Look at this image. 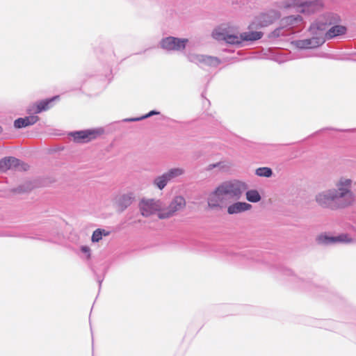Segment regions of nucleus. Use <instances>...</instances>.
<instances>
[{
    "label": "nucleus",
    "mask_w": 356,
    "mask_h": 356,
    "mask_svg": "<svg viewBox=\"0 0 356 356\" xmlns=\"http://www.w3.org/2000/svg\"><path fill=\"white\" fill-rule=\"evenodd\" d=\"M352 184L351 179L341 177L336 181L334 188L317 193L315 201L322 208L333 211L346 208L355 201Z\"/></svg>",
    "instance_id": "nucleus-1"
},
{
    "label": "nucleus",
    "mask_w": 356,
    "mask_h": 356,
    "mask_svg": "<svg viewBox=\"0 0 356 356\" xmlns=\"http://www.w3.org/2000/svg\"><path fill=\"white\" fill-rule=\"evenodd\" d=\"M248 188V185L243 181L238 180L225 181L209 194L208 208L211 211H222L234 200H239Z\"/></svg>",
    "instance_id": "nucleus-2"
},
{
    "label": "nucleus",
    "mask_w": 356,
    "mask_h": 356,
    "mask_svg": "<svg viewBox=\"0 0 356 356\" xmlns=\"http://www.w3.org/2000/svg\"><path fill=\"white\" fill-rule=\"evenodd\" d=\"M264 33L261 31H250L238 34H231L225 29H216L213 33L216 40H224L228 44H240L243 41H255L259 40Z\"/></svg>",
    "instance_id": "nucleus-3"
},
{
    "label": "nucleus",
    "mask_w": 356,
    "mask_h": 356,
    "mask_svg": "<svg viewBox=\"0 0 356 356\" xmlns=\"http://www.w3.org/2000/svg\"><path fill=\"white\" fill-rule=\"evenodd\" d=\"M186 205L185 198L181 195H176L172 198L168 207H163L158 213V218L161 220L168 219L175 216L178 211H182Z\"/></svg>",
    "instance_id": "nucleus-4"
},
{
    "label": "nucleus",
    "mask_w": 356,
    "mask_h": 356,
    "mask_svg": "<svg viewBox=\"0 0 356 356\" xmlns=\"http://www.w3.org/2000/svg\"><path fill=\"white\" fill-rule=\"evenodd\" d=\"M163 207V202L154 198H143L138 204L140 214L143 217H150L152 215L161 212Z\"/></svg>",
    "instance_id": "nucleus-5"
},
{
    "label": "nucleus",
    "mask_w": 356,
    "mask_h": 356,
    "mask_svg": "<svg viewBox=\"0 0 356 356\" xmlns=\"http://www.w3.org/2000/svg\"><path fill=\"white\" fill-rule=\"evenodd\" d=\"M188 60L200 67H216L221 63V60L216 56L200 54L190 51L186 54Z\"/></svg>",
    "instance_id": "nucleus-6"
},
{
    "label": "nucleus",
    "mask_w": 356,
    "mask_h": 356,
    "mask_svg": "<svg viewBox=\"0 0 356 356\" xmlns=\"http://www.w3.org/2000/svg\"><path fill=\"white\" fill-rule=\"evenodd\" d=\"M340 21L341 19L338 15L332 13H325L321 16L315 23L311 25L309 31L316 33L315 30H317L323 33L328 26L338 24Z\"/></svg>",
    "instance_id": "nucleus-7"
},
{
    "label": "nucleus",
    "mask_w": 356,
    "mask_h": 356,
    "mask_svg": "<svg viewBox=\"0 0 356 356\" xmlns=\"http://www.w3.org/2000/svg\"><path fill=\"white\" fill-rule=\"evenodd\" d=\"M188 42L187 38L168 36L161 40L159 47L167 51H183Z\"/></svg>",
    "instance_id": "nucleus-8"
},
{
    "label": "nucleus",
    "mask_w": 356,
    "mask_h": 356,
    "mask_svg": "<svg viewBox=\"0 0 356 356\" xmlns=\"http://www.w3.org/2000/svg\"><path fill=\"white\" fill-rule=\"evenodd\" d=\"M315 32L316 33L311 32L314 35L311 38L296 40L294 42L296 47L299 49H312L323 44L325 42L323 33L317 30H315Z\"/></svg>",
    "instance_id": "nucleus-9"
},
{
    "label": "nucleus",
    "mask_w": 356,
    "mask_h": 356,
    "mask_svg": "<svg viewBox=\"0 0 356 356\" xmlns=\"http://www.w3.org/2000/svg\"><path fill=\"white\" fill-rule=\"evenodd\" d=\"M315 32L316 33L311 32L314 35L311 38L296 40L294 42L296 47L299 49H312L323 44L325 42L323 33L317 30H315Z\"/></svg>",
    "instance_id": "nucleus-10"
},
{
    "label": "nucleus",
    "mask_w": 356,
    "mask_h": 356,
    "mask_svg": "<svg viewBox=\"0 0 356 356\" xmlns=\"http://www.w3.org/2000/svg\"><path fill=\"white\" fill-rule=\"evenodd\" d=\"M28 168L27 164L13 156L5 157L0 161V170L1 171H6L11 168L25 171Z\"/></svg>",
    "instance_id": "nucleus-11"
},
{
    "label": "nucleus",
    "mask_w": 356,
    "mask_h": 356,
    "mask_svg": "<svg viewBox=\"0 0 356 356\" xmlns=\"http://www.w3.org/2000/svg\"><path fill=\"white\" fill-rule=\"evenodd\" d=\"M317 241L319 244L330 245L335 243H350L352 239L347 234H341L337 236H328L326 235H321L318 236Z\"/></svg>",
    "instance_id": "nucleus-12"
},
{
    "label": "nucleus",
    "mask_w": 356,
    "mask_h": 356,
    "mask_svg": "<svg viewBox=\"0 0 356 356\" xmlns=\"http://www.w3.org/2000/svg\"><path fill=\"white\" fill-rule=\"evenodd\" d=\"M279 17V15L276 11H270L268 13L260 15L255 20L254 24L257 26L265 27L273 23V22Z\"/></svg>",
    "instance_id": "nucleus-13"
},
{
    "label": "nucleus",
    "mask_w": 356,
    "mask_h": 356,
    "mask_svg": "<svg viewBox=\"0 0 356 356\" xmlns=\"http://www.w3.org/2000/svg\"><path fill=\"white\" fill-rule=\"evenodd\" d=\"M236 202L230 203L227 207V211L229 215L239 214L252 209V206L245 202Z\"/></svg>",
    "instance_id": "nucleus-14"
},
{
    "label": "nucleus",
    "mask_w": 356,
    "mask_h": 356,
    "mask_svg": "<svg viewBox=\"0 0 356 356\" xmlns=\"http://www.w3.org/2000/svg\"><path fill=\"white\" fill-rule=\"evenodd\" d=\"M323 7V0H313L302 4L301 12L310 15L319 11Z\"/></svg>",
    "instance_id": "nucleus-15"
},
{
    "label": "nucleus",
    "mask_w": 356,
    "mask_h": 356,
    "mask_svg": "<svg viewBox=\"0 0 356 356\" xmlns=\"http://www.w3.org/2000/svg\"><path fill=\"white\" fill-rule=\"evenodd\" d=\"M347 31V28L344 26L332 24L325 33L323 32V37L325 40H330L337 36L344 35Z\"/></svg>",
    "instance_id": "nucleus-16"
},
{
    "label": "nucleus",
    "mask_w": 356,
    "mask_h": 356,
    "mask_svg": "<svg viewBox=\"0 0 356 356\" xmlns=\"http://www.w3.org/2000/svg\"><path fill=\"white\" fill-rule=\"evenodd\" d=\"M58 99V96H55L51 99L41 101L37 104H34L29 107V112L30 113H40L43 111H47L50 108V104L55 99Z\"/></svg>",
    "instance_id": "nucleus-17"
},
{
    "label": "nucleus",
    "mask_w": 356,
    "mask_h": 356,
    "mask_svg": "<svg viewBox=\"0 0 356 356\" xmlns=\"http://www.w3.org/2000/svg\"><path fill=\"white\" fill-rule=\"evenodd\" d=\"M39 120L37 115H29L26 118H20L15 120L14 126L17 129L24 128L36 123Z\"/></svg>",
    "instance_id": "nucleus-18"
},
{
    "label": "nucleus",
    "mask_w": 356,
    "mask_h": 356,
    "mask_svg": "<svg viewBox=\"0 0 356 356\" xmlns=\"http://www.w3.org/2000/svg\"><path fill=\"white\" fill-rule=\"evenodd\" d=\"M72 135L77 143L87 142L95 137L94 131L90 130L76 131Z\"/></svg>",
    "instance_id": "nucleus-19"
},
{
    "label": "nucleus",
    "mask_w": 356,
    "mask_h": 356,
    "mask_svg": "<svg viewBox=\"0 0 356 356\" xmlns=\"http://www.w3.org/2000/svg\"><path fill=\"white\" fill-rule=\"evenodd\" d=\"M133 194H124L122 195L118 202V210L120 212L124 211L128 207H129L134 200Z\"/></svg>",
    "instance_id": "nucleus-20"
},
{
    "label": "nucleus",
    "mask_w": 356,
    "mask_h": 356,
    "mask_svg": "<svg viewBox=\"0 0 356 356\" xmlns=\"http://www.w3.org/2000/svg\"><path fill=\"white\" fill-rule=\"evenodd\" d=\"M302 21V18L300 15H291L282 19L281 24L283 27L294 26L300 24Z\"/></svg>",
    "instance_id": "nucleus-21"
},
{
    "label": "nucleus",
    "mask_w": 356,
    "mask_h": 356,
    "mask_svg": "<svg viewBox=\"0 0 356 356\" xmlns=\"http://www.w3.org/2000/svg\"><path fill=\"white\" fill-rule=\"evenodd\" d=\"M168 182H170V181L164 172L154 178L153 180V185L159 190H163L167 186Z\"/></svg>",
    "instance_id": "nucleus-22"
},
{
    "label": "nucleus",
    "mask_w": 356,
    "mask_h": 356,
    "mask_svg": "<svg viewBox=\"0 0 356 356\" xmlns=\"http://www.w3.org/2000/svg\"><path fill=\"white\" fill-rule=\"evenodd\" d=\"M184 173L185 170L181 168H172L165 172L170 181L183 175Z\"/></svg>",
    "instance_id": "nucleus-23"
},
{
    "label": "nucleus",
    "mask_w": 356,
    "mask_h": 356,
    "mask_svg": "<svg viewBox=\"0 0 356 356\" xmlns=\"http://www.w3.org/2000/svg\"><path fill=\"white\" fill-rule=\"evenodd\" d=\"M246 199L250 202H258L261 200V197L257 190H250L246 192Z\"/></svg>",
    "instance_id": "nucleus-24"
},
{
    "label": "nucleus",
    "mask_w": 356,
    "mask_h": 356,
    "mask_svg": "<svg viewBox=\"0 0 356 356\" xmlns=\"http://www.w3.org/2000/svg\"><path fill=\"white\" fill-rule=\"evenodd\" d=\"M255 174L259 177H270L273 175V170L268 167H261L256 170Z\"/></svg>",
    "instance_id": "nucleus-25"
},
{
    "label": "nucleus",
    "mask_w": 356,
    "mask_h": 356,
    "mask_svg": "<svg viewBox=\"0 0 356 356\" xmlns=\"http://www.w3.org/2000/svg\"><path fill=\"white\" fill-rule=\"evenodd\" d=\"M31 188L32 187L30 184H24L13 188L12 191L15 193H24L30 191Z\"/></svg>",
    "instance_id": "nucleus-26"
},
{
    "label": "nucleus",
    "mask_w": 356,
    "mask_h": 356,
    "mask_svg": "<svg viewBox=\"0 0 356 356\" xmlns=\"http://www.w3.org/2000/svg\"><path fill=\"white\" fill-rule=\"evenodd\" d=\"M159 113L156 111H150L149 113H148L147 114L140 117V118H127V119H125L124 121L126 122H136V121H139V120H143V119H146L147 118H149L154 115H156V114H159Z\"/></svg>",
    "instance_id": "nucleus-27"
},
{
    "label": "nucleus",
    "mask_w": 356,
    "mask_h": 356,
    "mask_svg": "<svg viewBox=\"0 0 356 356\" xmlns=\"http://www.w3.org/2000/svg\"><path fill=\"white\" fill-rule=\"evenodd\" d=\"M102 238L101 229H97L93 232L92 235V241L94 243L99 242Z\"/></svg>",
    "instance_id": "nucleus-28"
},
{
    "label": "nucleus",
    "mask_w": 356,
    "mask_h": 356,
    "mask_svg": "<svg viewBox=\"0 0 356 356\" xmlns=\"http://www.w3.org/2000/svg\"><path fill=\"white\" fill-rule=\"evenodd\" d=\"M223 167V165H222V163L221 162H218V163H212V164H209L207 166L206 168V170L207 171H210V170H212L214 168H220Z\"/></svg>",
    "instance_id": "nucleus-29"
},
{
    "label": "nucleus",
    "mask_w": 356,
    "mask_h": 356,
    "mask_svg": "<svg viewBox=\"0 0 356 356\" xmlns=\"http://www.w3.org/2000/svg\"><path fill=\"white\" fill-rule=\"evenodd\" d=\"M81 252L83 253L87 254L88 258L90 257V249L89 247L86 246V245L81 246Z\"/></svg>",
    "instance_id": "nucleus-30"
},
{
    "label": "nucleus",
    "mask_w": 356,
    "mask_h": 356,
    "mask_svg": "<svg viewBox=\"0 0 356 356\" xmlns=\"http://www.w3.org/2000/svg\"><path fill=\"white\" fill-rule=\"evenodd\" d=\"M101 233H102V236H108L109 235V232H107L106 231L105 229H101Z\"/></svg>",
    "instance_id": "nucleus-31"
},
{
    "label": "nucleus",
    "mask_w": 356,
    "mask_h": 356,
    "mask_svg": "<svg viewBox=\"0 0 356 356\" xmlns=\"http://www.w3.org/2000/svg\"><path fill=\"white\" fill-rule=\"evenodd\" d=\"M281 29H276L275 31H274V34L275 35H280V32Z\"/></svg>",
    "instance_id": "nucleus-32"
},
{
    "label": "nucleus",
    "mask_w": 356,
    "mask_h": 356,
    "mask_svg": "<svg viewBox=\"0 0 356 356\" xmlns=\"http://www.w3.org/2000/svg\"><path fill=\"white\" fill-rule=\"evenodd\" d=\"M3 131L2 127L0 126V134Z\"/></svg>",
    "instance_id": "nucleus-33"
}]
</instances>
